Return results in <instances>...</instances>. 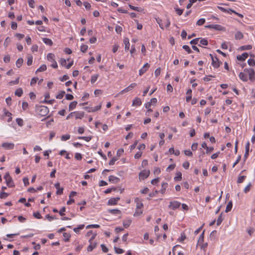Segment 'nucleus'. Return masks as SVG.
Segmentation results:
<instances>
[{
	"label": "nucleus",
	"mask_w": 255,
	"mask_h": 255,
	"mask_svg": "<svg viewBox=\"0 0 255 255\" xmlns=\"http://www.w3.org/2000/svg\"><path fill=\"white\" fill-rule=\"evenodd\" d=\"M65 94V91H61L56 95V99H61L63 98Z\"/></svg>",
	"instance_id": "obj_33"
},
{
	"label": "nucleus",
	"mask_w": 255,
	"mask_h": 255,
	"mask_svg": "<svg viewBox=\"0 0 255 255\" xmlns=\"http://www.w3.org/2000/svg\"><path fill=\"white\" fill-rule=\"evenodd\" d=\"M84 227V225H80L77 228H75L73 231L76 233H78L81 230H82Z\"/></svg>",
	"instance_id": "obj_39"
},
{
	"label": "nucleus",
	"mask_w": 255,
	"mask_h": 255,
	"mask_svg": "<svg viewBox=\"0 0 255 255\" xmlns=\"http://www.w3.org/2000/svg\"><path fill=\"white\" fill-rule=\"evenodd\" d=\"M252 49V46L251 45H244L240 47V49L241 50H249Z\"/></svg>",
	"instance_id": "obj_32"
},
{
	"label": "nucleus",
	"mask_w": 255,
	"mask_h": 255,
	"mask_svg": "<svg viewBox=\"0 0 255 255\" xmlns=\"http://www.w3.org/2000/svg\"><path fill=\"white\" fill-rule=\"evenodd\" d=\"M109 213L113 215H119L121 213V211L118 209H111L108 211Z\"/></svg>",
	"instance_id": "obj_28"
},
{
	"label": "nucleus",
	"mask_w": 255,
	"mask_h": 255,
	"mask_svg": "<svg viewBox=\"0 0 255 255\" xmlns=\"http://www.w3.org/2000/svg\"><path fill=\"white\" fill-rule=\"evenodd\" d=\"M96 234L94 235L89 240V242L90 243V245L88 246L87 248V251L88 252H91L94 249H95L96 247V243L92 244V241L94 240V239L95 238Z\"/></svg>",
	"instance_id": "obj_7"
},
{
	"label": "nucleus",
	"mask_w": 255,
	"mask_h": 255,
	"mask_svg": "<svg viewBox=\"0 0 255 255\" xmlns=\"http://www.w3.org/2000/svg\"><path fill=\"white\" fill-rule=\"evenodd\" d=\"M49 112V109L45 106H40L36 108V112L41 117L46 116Z\"/></svg>",
	"instance_id": "obj_3"
},
{
	"label": "nucleus",
	"mask_w": 255,
	"mask_h": 255,
	"mask_svg": "<svg viewBox=\"0 0 255 255\" xmlns=\"http://www.w3.org/2000/svg\"><path fill=\"white\" fill-rule=\"evenodd\" d=\"M54 186L57 189L56 194L57 195H61L63 193V188H60L59 183L57 182L55 183Z\"/></svg>",
	"instance_id": "obj_15"
},
{
	"label": "nucleus",
	"mask_w": 255,
	"mask_h": 255,
	"mask_svg": "<svg viewBox=\"0 0 255 255\" xmlns=\"http://www.w3.org/2000/svg\"><path fill=\"white\" fill-rule=\"evenodd\" d=\"M232 206H233L232 202L231 201L229 202L226 206V210H225L226 212L228 213V212H230L232 208Z\"/></svg>",
	"instance_id": "obj_35"
},
{
	"label": "nucleus",
	"mask_w": 255,
	"mask_h": 255,
	"mask_svg": "<svg viewBox=\"0 0 255 255\" xmlns=\"http://www.w3.org/2000/svg\"><path fill=\"white\" fill-rule=\"evenodd\" d=\"M47 59L50 61L53 62L55 60V55L52 53H48L47 55Z\"/></svg>",
	"instance_id": "obj_30"
},
{
	"label": "nucleus",
	"mask_w": 255,
	"mask_h": 255,
	"mask_svg": "<svg viewBox=\"0 0 255 255\" xmlns=\"http://www.w3.org/2000/svg\"><path fill=\"white\" fill-rule=\"evenodd\" d=\"M75 158L78 160H80L82 158V154L80 153H76L75 154Z\"/></svg>",
	"instance_id": "obj_63"
},
{
	"label": "nucleus",
	"mask_w": 255,
	"mask_h": 255,
	"mask_svg": "<svg viewBox=\"0 0 255 255\" xmlns=\"http://www.w3.org/2000/svg\"><path fill=\"white\" fill-rule=\"evenodd\" d=\"M248 75H249V80L251 82H254L255 80V72L253 69L245 68L244 72H241L239 74V78L243 81H248Z\"/></svg>",
	"instance_id": "obj_1"
},
{
	"label": "nucleus",
	"mask_w": 255,
	"mask_h": 255,
	"mask_svg": "<svg viewBox=\"0 0 255 255\" xmlns=\"http://www.w3.org/2000/svg\"><path fill=\"white\" fill-rule=\"evenodd\" d=\"M74 115L75 116L76 119H81L84 116V113L83 112H74Z\"/></svg>",
	"instance_id": "obj_18"
},
{
	"label": "nucleus",
	"mask_w": 255,
	"mask_h": 255,
	"mask_svg": "<svg viewBox=\"0 0 255 255\" xmlns=\"http://www.w3.org/2000/svg\"><path fill=\"white\" fill-rule=\"evenodd\" d=\"M43 42L46 45L51 46L53 44V42L51 39L47 38H43Z\"/></svg>",
	"instance_id": "obj_23"
},
{
	"label": "nucleus",
	"mask_w": 255,
	"mask_h": 255,
	"mask_svg": "<svg viewBox=\"0 0 255 255\" xmlns=\"http://www.w3.org/2000/svg\"><path fill=\"white\" fill-rule=\"evenodd\" d=\"M99 77L98 74L94 75L92 76L91 79V82L92 84H94L97 80Z\"/></svg>",
	"instance_id": "obj_44"
},
{
	"label": "nucleus",
	"mask_w": 255,
	"mask_h": 255,
	"mask_svg": "<svg viewBox=\"0 0 255 255\" xmlns=\"http://www.w3.org/2000/svg\"><path fill=\"white\" fill-rule=\"evenodd\" d=\"M128 6H129V7H130V9H131L132 10H135V11H137L140 12L142 10V9L141 7H137V6H133V5H132L131 4H129Z\"/></svg>",
	"instance_id": "obj_38"
},
{
	"label": "nucleus",
	"mask_w": 255,
	"mask_h": 255,
	"mask_svg": "<svg viewBox=\"0 0 255 255\" xmlns=\"http://www.w3.org/2000/svg\"><path fill=\"white\" fill-rule=\"evenodd\" d=\"M224 27L219 24H213V29L218 30H222Z\"/></svg>",
	"instance_id": "obj_41"
},
{
	"label": "nucleus",
	"mask_w": 255,
	"mask_h": 255,
	"mask_svg": "<svg viewBox=\"0 0 255 255\" xmlns=\"http://www.w3.org/2000/svg\"><path fill=\"white\" fill-rule=\"evenodd\" d=\"M186 94L188 96L186 97V101L187 102H189L192 99V90L191 89H188Z\"/></svg>",
	"instance_id": "obj_22"
},
{
	"label": "nucleus",
	"mask_w": 255,
	"mask_h": 255,
	"mask_svg": "<svg viewBox=\"0 0 255 255\" xmlns=\"http://www.w3.org/2000/svg\"><path fill=\"white\" fill-rule=\"evenodd\" d=\"M141 105V101L139 98H135L132 102V106H139Z\"/></svg>",
	"instance_id": "obj_20"
},
{
	"label": "nucleus",
	"mask_w": 255,
	"mask_h": 255,
	"mask_svg": "<svg viewBox=\"0 0 255 255\" xmlns=\"http://www.w3.org/2000/svg\"><path fill=\"white\" fill-rule=\"evenodd\" d=\"M8 196V194L4 192H1L0 193V199H5Z\"/></svg>",
	"instance_id": "obj_54"
},
{
	"label": "nucleus",
	"mask_w": 255,
	"mask_h": 255,
	"mask_svg": "<svg viewBox=\"0 0 255 255\" xmlns=\"http://www.w3.org/2000/svg\"><path fill=\"white\" fill-rule=\"evenodd\" d=\"M211 56L212 63V64L214 68H218L220 66V62L217 57L214 58L211 54H210Z\"/></svg>",
	"instance_id": "obj_12"
},
{
	"label": "nucleus",
	"mask_w": 255,
	"mask_h": 255,
	"mask_svg": "<svg viewBox=\"0 0 255 255\" xmlns=\"http://www.w3.org/2000/svg\"><path fill=\"white\" fill-rule=\"evenodd\" d=\"M150 65L148 63H145L143 67L139 70V75H142L149 68Z\"/></svg>",
	"instance_id": "obj_9"
},
{
	"label": "nucleus",
	"mask_w": 255,
	"mask_h": 255,
	"mask_svg": "<svg viewBox=\"0 0 255 255\" xmlns=\"http://www.w3.org/2000/svg\"><path fill=\"white\" fill-rule=\"evenodd\" d=\"M123 30L122 27L119 25H116L115 27V30L118 33H120Z\"/></svg>",
	"instance_id": "obj_62"
},
{
	"label": "nucleus",
	"mask_w": 255,
	"mask_h": 255,
	"mask_svg": "<svg viewBox=\"0 0 255 255\" xmlns=\"http://www.w3.org/2000/svg\"><path fill=\"white\" fill-rule=\"evenodd\" d=\"M205 19L204 18H200L197 21L196 24L198 25H202L205 23Z\"/></svg>",
	"instance_id": "obj_57"
},
{
	"label": "nucleus",
	"mask_w": 255,
	"mask_h": 255,
	"mask_svg": "<svg viewBox=\"0 0 255 255\" xmlns=\"http://www.w3.org/2000/svg\"><path fill=\"white\" fill-rule=\"evenodd\" d=\"M114 250L115 252L118 254H122L124 253V251L123 249L116 247H114Z\"/></svg>",
	"instance_id": "obj_42"
},
{
	"label": "nucleus",
	"mask_w": 255,
	"mask_h": 255,
	"mask_svg": "<svg viewBox=\"0 0 255 255\" xmlns=\"http://www.w3.org/2000/svg\"><path fill=\"white\" fill-rule=\"evenodd\" d=\"M167 186H168L167 183H166V182L163 183L161 185V189L160 191H158V192L161 193L162 194H164Z\"/></svg>",
	"instance_id": "obj_19"
},
{
	"label": "nucleus",
	"mask_w": 255,
	"mask_h": 255,
	"mask_svg": "<svg viewBox=\"0 0 255 255\" xmlns=\"http://www.w3.org/2000/svg\"><path fill=\"white\" fill-rule=\"evenodd\" d=\"M249 55L247 53H243L241 55H238L237 58L239 61H244L248 57Z\"/></svg>",
	"instance_id": "obj_16"
},
{
	"label": "nucleus",
	"mask_w": 255,
	"mask_h": 255,
	"mask_svg": "<svg viewBox=\"0 0 255 255\" xmlns=\"http://www.w3.org/2000/svg\"><path fill=\"white\" fill-rule=\"evenodd\" d=\"M120 199V198L119 197L112 198L108 200V204L109 205H115L117 204Z\"/></svg>",
	"instance_id": "obj_13"
},
{
	"label": "nucleus",
	"mask_w": 255,
	"mask_h": 255,
	"mask_svg": "<svg viewBox=\"0 0 255 255\" xmlns=\"http://www.w3.org/2000/svg\"><path fill=\"white\" fill-rule=\"evenodd\" d=\"M208 42L206 39L201 38L200 41V44H199L198 45L199 46H201V45L206 46V45H208Z\"/></svg>",
	"instance_id": "obj_37"
},
{
	"label": "nucleus",
	"mask_w": 255,
	"mask_h": 255,
	"mask_svg": "<svg viewBox=\"0 0 255 255\" xmlns=\"http://www.w3.org/2000/svg\"><path fill=\"white\" fill-rule=\"evenodd\" d=\"M156 21L157 23L159 24L160 27L162 29H163L164 27H168L170 25V20L168 18H166L164 20H162L159 18H156Z\"/></svg>",
	"instance_id": "obj_2"
},
{
	"label": "nucleus",
	"mask_w": 255,
	"mask_h": 255,
	"mask_svg": "<svg viewBox=\"0 0 255 255\" xmlns=\"http://www.w3.org/2000/svg\"><path fill=\"white\" fill-rule=\"evenodd\" d=\"M243 33L239 31H237L235 35V38L236 39H237V40L241 39L243 38Z\"/></svg>",
	"instance_id": "obj_29"
},
{
	"label": "nucleus",
	"mask_w": 255,
	"mask_h": 255,
	"mask_svg": "<svg viewBox=\"0 0 255 255\" xmlns=\"http://www.w3.org/2000/svg\"><path fill=\"white\" fill-rule=\"evenodd\" d=\"M10 60V56L9 55L7 54L4 56L3 57V61L5 63H8Z\"/></svg>",
	"instance_id": "obj_53"
},
{
	"label": "nucleus",
	"mask_w": 255,
	"mask_h": 255,
	"mask_svg": "<svg viewBox=\"0 0 255 255\" xmlns=\"http://www.w3.org/2000/svg\"><path fill=\"white\" fill-rule=\"evenodd\" d=\"M16 122L17 124V125L20 127H22L23 125V121L22 119L17 118L16 119Z\"/></svg>",
	"instance_id": "obj_47"
},
{
	"label": "nucleus",
	"mask_w": 255,
	"mask_h": 255,
	"mask_svg": "<svg viewBox=\"0 0 255 255\" xmlns=\"http://www.w3.org/2000/svg\"><path fill=\"white\" fill-rule=\"evenodd\" d=\"M200 39V38H196L193 39L190 42V43L191 44H194V45L198 44Z\"/></svg>",
	"instance_id": "obj_56"
},
{
	"label": "nucleus",
	"mask_w": 255,
	"mask_h": 255,
	"mask_svg": "<svg viewBox=\"0 0 255 255\" xmlns=\"http://www.w3.org/2000/svg\"><path fill=\"white\" fill-rule=\"evenodd\" d=\"M22 94H23V90L21 88H19L17 89L14 92L15 95H16L19 97H21L22 96Z\"/></svg>",
	"instance_id": "obj_27"
},
{
	"label": "nucleus",
	"mask_w": 255,
	"mask_h": 255,
	"mask_svg": "<svg viewBox=\"0 0 255 255\" xmlns=\"http://www.w3.org/2000/svg\"><path fill=\"white\" fill-rule=\"evenodd\" d=\"M182 179V173L181 172H177L176 175L174 178V180L175 181H179Z\"/></svg>",
	"instance_id": "obj_24"
},
{
	"label": "nucleus",
	"mask_w": 255,
	"mask_h": 255,
	"mask_svg": "<svg viewBox=\"0 0 255 255\" xmlns=\"http://www.w3.org/2000/svg\"><path fill=\"white\" fill-rule=\"evenodd\" d=\"M83 4L87 10H89L91 9V5L90 3L88 2H84Z\"/></svg>",
	"instance_id": "obj_64"
},
{
	"label": "nucleus",
	"mask_w": 255,
	"mask_h": 255,
	"mask_svg": "<svg viewBox=\"0 0 255 255\" xmlns=\"http://www.w3.org/2000/svg\"><path fill=\"white\" fill-rule=\"evenodd\" d=\"M181 205V203L177 201H171L169 203L168 208L172 210H175L178 208Z\"/></svg>",
	"instance_id": "obj_6"
},
{
	"label": "nucleus",
	"mask_w": 255,
	"mask_h": 255,
	"mask_svg": "<svg viewBox=\"0 0 255 255\" xmlns=\"http://www.w3.org/2000/svg\"><path fill=\"white\" fill-rule=\"evenodd\" d=\"M88 48V46L85 44H82L81 46L80 50L82 52H85Z\"/></svg>",
	"instance_id": "obj_49"
},
{
	"label": "nucleus",
	"mask_w": 255,
	"mask_h": 255,
	"mask_svg": "<svg viewBox=\"0 0 255 255\" xmlns=\"http://www.w3.org/2000/svg\"><path fill=\"white\" fill-rule=\"evenodd\" d=\"M223 220V219L222 218V213H221L217 219V226H219L222 222Z\"/></svg>",
	"instance_id": "obj_51"
},
{
	"label": "nucleus",
	"mask_w": 255,
	"mask_h": 255,
	"mask_svg": "<svg viewBox=\"0 0 255 255\" xmlns=\"http://www.w3.org/2000/svg\"><path fill=\"white\" fill-rule=\"evenodd\" d=\"M2 147L5 149H12L14 148V144L13 143L4 142L1 145Z\"/></svg>",
	"instance_id": "obj_11"
},
{
	"label": "nucleus",
	"mask_w": 255,
	"mask_h": 255,
	"mask_svg": "<svg viewBox=\"0 0 255 255\" xmlns=\"http://www.w3.org/2000/svg\"><path fill=\"white\" fill-rule=\"evenodd\" d=\"M4 179L5 180V182L7 186L9 187H12L14 186L12 179L9 173L7 172L5 174L4 176Z\"/></svg>",
	"instance_id": "obj_4"
},
{
	"label": "nucleus",
	"mask_w": 255,
	"mask_h": 255,
	"mask_svg": "<svg viewBox=\"0 0 255 255\" xmlns=\"http://www.w3.org/2000/svg\"><path fill=\"white\" fill-rule=\"evenodd\" d=\"M134 202L136 204V208L141 209V208H143V204L139 201V199L138 198H135L134 199Z\"/></svg>",
	"instance_id": "obj_17"
},
{
	"label": "nucleus",
	"mask_w": 255,
	"mask_h": 255,
	"mask_svg": "<svg viewBox=\"0 0 255 255\" xmlns=\"http://www.w3.org/2000/svg\"><path fill=\"white\" fill-rule=\"evenodd\" d=\"M150 171L149 170H143L139 174V178L140 180H144L147 178L149 175Z\"/></svg>",
	"instance_id": "obj_5"
},
{
	"label": "nucleus",
	"mask_w": 255,
	"mask_h": 255,
	"mask_svg": "<svg viewBox=\"0 0 255 255\" xmlns=\"http://www.w3.org/2000/svg\"><path fill=\"white\" fill-rule=\"evenodd\" d=\"M63 237H64V241L65 242H67L69 240V239L70 238V235L69 233H64L63 234Z\"/></svg>",
	"instance_id": "obj_48"
},
{
	"label": "nucleus",
	"mask_w": 255,
	"mask_h": 255,
	"mask_svg": "<svg viewBox=\"0 0 255 255\" xmlns=\"http://www.w3.org/2000/svg\"><path fill=\"white\" fill-rule=\"evenodd\" d=\"M131 223V220L129 219H127L123 221V226L125 228H128Z\"/></svg>",
	"instance_id": "obj_21"
},
{
	"label": "nucleus",
	"mask_w": 255,
	"mask_h": 255,
	"mask_svg": "<svg viewBox=\"0 0 255 255\" xmlns=\"http://www.w3.org/2000/svg\"><path fill=\"white\" fill-rule=\"evenodd\" d=\"M136 86V84L135 83H131L130 84L128 87L126 88L124 90H123L121 92L120 94H123L126 92H128V91H129L132 90V88H134Z\"/></svg>",
	"instance_id": "obj_10"
},
{
	"label": "nucleus",
	"mask_w": 255,
	"mask_h": 255,
	"mask_svg": "<svg viewBox=\"0 0 255 255\" xmlns=\"http://www.w3.org/2000/svg\"><path fill=\"white\" fill-rule=\"evenodd\" d=\"M248 63L250 66H255V60L253 59H249L248 60Z\"/></svg>",
	"instance_id": "obj_61"
},
{
	"label": "nucleus",
	"mask_w": 255,
	"mask_h": 255,
	"mask_svg": "<svg viewBox=\"0 0 255 255\" xmlns=\"http://www.w3.org/2000/svg\"><path fill=\"white\" fill-rule=\"evenodd\" d=\"M183 49H184L185 51H186L188 53H192V50L190 49L189 46L187 45H184L182 47Z\"/></svg>",
	"instance_id": "obj_52"
},
{
	"label": "nucleus",
	"mask_w": 255,
	"mask_h": 255,
	"mask_svg": "<svg viewBox=\"0 0 255 255\" xmlns=\"http://www.w3.org/2000/svg\"><path fill=\"white\" fill-rule=\"evenodd\" d=\"M184 153L186 156L191 157L193 155V153L190 150H185Z\"/></svg>",
	"instance_id": "obj_60"
},
{
	"label": "nucleus",
	"mask_w": 255,
	"mask_h": 255,
	"mask_svg": "<svg viewBox=\"0 0 255 255\" xmlns=\"http://www.w3.org/2000/svg\"><path fill=\"white\" fill-rule=\"evenodd\" d=\"M23 62V60L22 58H18L17 60V61H16V66L18 68H19L22 66Z\"/></svg>",
	"instance_id": "obj_34"
},
{
	"label": "nucleus",
	"mask_w": 255,
	"mask_h": 255,
	"mask_svg": "<svg viewBox=\"0 0 255 255\" xmlns=\"http://www.w3.org/2000/svg\"><path fill=\"white\" fill-rule=\"evenodd\" d=\"M102 107L101 104H99V105H97L94 107H85V109L86 110H88V112H95L97 111H99L101 109Z\"/></svg>",
	"instance_id": "obj_8"
},
{
	"label": "nucleus",
	"mask_w": 255,
	"mask_h": 255,
	"mask_svg": "<svg viewBox=\"0 0 255 255\" xmlns=\"http://www.w3.org/2000/svg\"><path fill=\"white\" fill-rule=\"evenodd\" d=\"M46 65L45 64H42L38 69H37V70L36 71V73L45 71L46 70Z\"/></svg>",
	"instance_id": "obj_31"
},
{
	"label": "nucleus",
	"mask_w": 255,
	"mask_h": 255,
	"mask_svg": "<svg viewBox=\"0 0 255 255\" xmlns=\"http://www.w3.org/2000/svg\"><path fill=\"white\" fill-rule=\"evenodd\" d=\"M124 42L125 45V50H128L129 49L130 43L128 38H125L124 40Z\"/></svg>",
	"instance_id": "obj_25"
},
{
	"label": "nucleus",
	"mask_w": 255,
	"mask_h": 255,
	"mask_svg": "<svg viewBox=\"0 0 255 255\" xmlns=\"http://www.w3.org/2000/svg\"><path fill=\"white\" fill-rule=\"evenodd\" d=\"M109 181L112 183H117L120 182V179L114 175H110L109 177Z\"/></svg>",
	"instance_id": "obj_14"
},
{
	"label": "nucleus",
	"mask_w": 255,
	"mask_h": 255,
	"mask_svg": "<svg viewBox=\"0 0 255 255\" xmlns=\"http://www.w3.org/2000/svg\"><path fill=\"white\" fill-rule=\"evenodd\" d=\"M175 167V164H172L169 165L166 168V171L170 172V171L173 170Z\"/></svg>",
	"instance_id": "obj_50"
},
{
	"label": "nucleus",
	"mask_w": 255,
	"mask_h": 255,
	"mask_svg": "<svg viewBox=\"0 0 255 255\" xmlns=\"http://www.w3.org/2000/svg\"><path fill=\"white\" fill-rule=\"evenodd\" d=\"M142 214V210L141 209H137L136 208L135 211L134 213L133 214V216L134 217H137L140 216Z\"/></svg>",
	"instance_id": "obj_36"
},
{
	"label": "nucleus",
	"mask_w": 255,
	"mask_h": 255,
	"mask_svg": "<svg viewBox=\"0 0 255 255\" xmlns=\"http://www.w3.org/2000/svg\"><path fill=\"white\" fill-rule=\"evenodd\" d=\"M70 135L69 134L62 135L61 137V140L62 141H66L70 139Z\"/></svg>",
	"instance_id": "obj_40"
},
{
	"label": "nucleus",
	"mask_w": 255,
	"mask_h": 255,
	"mask_svg": "<svg viewBox=\"0 0 255 255\" xmlns=\"http://www.w3.org/2000/svg\"><path fill=\"white\" fill-rule=\"evenodd\" d=\"M60 64L61 65V66H64L66 67V66L67 65V64H66L67 60H66L65 59H64V58H61L60 60Z\"/></svg>",
	"instance_id": "obj_59"
},
{
	"label": "nucleus",
	"mask_w": 255,
	"mask_h": 255,
	"mask_svg": "<svg viewBox=\"0 0 255 255\" xmlns=\"http://www.w3.org/2000/svg\"><path fill=\"white\" fill-rule=\"evenodd\" d=\"M78 138L79 139H84L85 141L89 142L91 140L92 137L91 136H79L78 137Z\"/></svg>",
	"instance_id": "obj_43"
},
{
	"label": "nucleus",
	"mask_w": 255,
	"mask_h": 255,
	"mask_svg": "<svg viewBox=\"0 0 255 255\" xmlns=\"http://www.w3.org/2000/svg\"><path fill=\"white\" fill-rule=\"evenodd\" d=\"M77 104V102L76 101H73L71 102L69 105V110L72 111L74 110L76 108Z\"/></svg>",
	"instance_id": "obj_26"
},
{
	"label": "nucleus",
	"mask_w": 255,
	"mask_h": 255,
	"mask_svg": "<svg viewBox=\"0 0 255 255\" xmlns=\"http://www.w3.org/2000/svg\"><path fill=\"white\" fill-rule=\"evenodd\" d=\"M19 78L18 77L15 80L11 81L9 82L8 83V85L9 86H12V85H16V84H18V83H19Z\"/></svg>",
	"instance_id": "obj_45"
},
{
	"label": "nucleus",
	"mask_w": 255,
	"mask_h": 255,
	"mask_svg": "<svg viewBox=\"0 0 255 255\" xmlns=\"http://www.w3.org/2000/svg\"><path fill=\"white\" fill-rule=\"evenodd\" d=\"M246 178V176H244V175L239 176L237 180V183H241L243 182V181L245 180Z\"/></svg>",
	"instance_id": "obj_46"
},
{
	"label": "nucleus",
	"mask_w": 255,
	"mask_h": 255,
	"mask_svg": "<svg viewBox=\"0 0 255 255\" xmlns=\"http://www.w3.org/2000/svg\"><path fill=\"white\" fill-rule=\"evenodd\" d=\"M186 239V236L184 233L181 234L180 237L178 239V241L181 242H183Z\"/></svg>",
	"instance_id": "obj_58"
},
{
	"label": "nucleus",
	"mask_w": 255,
	"mask_h": 255,
	"mask_svg": "<svg viewBox=\"0 0 255 255\" xmlns=\"http://www.w3.org/2000/svg\"><path fill=\"white\" fill-rule=\"evenodd\" d=\"M33 61V57L32 56H28L27 58V64L30 66L32 64Z\"/></svg>",
	"instance_id": "obj_55"
}]
</instances>
